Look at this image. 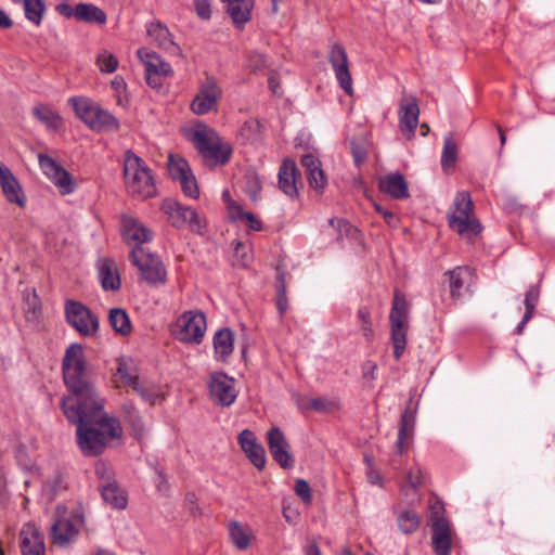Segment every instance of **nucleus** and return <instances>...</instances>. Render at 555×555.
Returning a JSON list of instances; mask_svg holds the SVG:
<instances>
[{"instance_id": "obj_52", "label": "nucleus", "mask_w": 555, "mask_h": 555, "mask_svg": "<svg viewBox=\"0 0 555 555\" xmlns=\"http://www.w3.org/2000/svg\"><path fill=\"white\" fill-rule=\"evenodd\" d=\"M179 182L181 184L182 192L185 196H189L191 198L198 197L199 191L193 172Z\"/></svg>"}, {"instance_id": "obj_49", "label": "nucleus", "mask_w": 555, "mask_h": 555, "mask_svg": "<svg viewBox=\"0 0 555 555\" xmlns=\"http://www.w3.org/2000/svg\"><path fill=\"white\" fill-rule=\"evenodd\" d=\"M96 63L103 73H113L118 66L117 59L109 52L103 51L98 55Z\"/></svg>"}, {"instance_id": "obj_32", "label": "nucleus", "mask_w": 555, "mask_h": 555, "mask_svg": "<svg viewBox=\"0 0 555 555\" xmlns=\"http://www.w3.org/2000/svg\"><path fill=\"white\" fill-rule=\"evenodd\" d=\"M234 334L228 328H221L214 336V349L217 360L225 361L233 351Z\"/></svg>"}, {"instance_id": "obj_37", "label": "nucleus", "mask_w": 555, "mask_h": 555, "mask_svg": "<svg viewBox=\"0 0 555 555\" xmlns=\"http://www.w3.org/2000/svg\"><path fill=\"white\" fill-rule=\"evenodd\" d=\"M121 415L131 426L137 437H141L144 433V424L140 413L132 401L125 400L120 406Z\"/></svg>"}, {"instance_id": "obj_51", "label": "nucleus", "mask_w": 555, "mask_h": 555, "mask_svg": "<svg viewBox=\"0 0 555 555\" xmlns=\"http://www.w3.org/2000/svg\"><path fill=\"white\" fill-rule=\"evenodd\" d=\"M231 208L235 209L237 217L246 220L247 225L250 230H254V231L262 230L261 221L254 214H251L249 211H244L241 206L235 205V204H233V206Z\"/></svg>"}, {"instance_id": "obj_40", "label": "nucleus", "mask_w": 555, "mask_h": 555, "mask_svg": "<svg viewBox=\"0 0 555 555\" xmlns=\"http://www.w3.org/2000/svg\"><path fill=\"white\" fill-rule=\"evenodd\" d=\"M168 171L170 177L178 181L192 173L189 163L184 158L172 154L168 157Z\"/></svg>"}, {"instance_id": "obj_17", "label": "nucleus", "mask_w": 555, "mask_h": 555, "mask_svg": "<svg viewBox=\"0 0 555 555\" xmlns=\"http://www.w3.org/2000/svg\"><path fill=\"white\" fill-rule=\"evenodd\" d=\"M206 331V317L203 312L189 311L183 314L180 339L199 344Z\"/></svg>"}, {"instance_id": "obj_45", "label": "nucleus", "mask_w": 555, "mask_h": 555, "mask_svg": "<svg viewBox=\"0 0 555 555\" xmlns=\"http://www.w3.org/2000/svg\"><path fill=\"white\" fill-rule=\"evenodd\" d=\"M278 285H276V308L280 312V317L286 312L288 308V299L286 296V283H285V273L279 272L278 276Z\"/></svg>"}, {"instance_id": "obj_9", "label": "nucleus", "mask_w": 555, "mask_h": 555, "mask_svg": "<svg viewBox=\"0 0 555 555\" xmlns=\"http://www.w3.org/2000/svg\"><path fill=\"white\" fill-rule=\"evenodd\" d=\"M222 91L218 86L217 79L206 75L191 103L192 112L196 115L207 114L217 106Z\"/></svg>"}, {"instance_id": "obj_12", "label": "nucleus", "mask_w": 555, "mask_h": 555, "mask_svg": "<svg viewBox=\"0 0 555 555\" xmlns=\"http://www.w3.org/2000/svg\"><path fill=\"white\" fill-rule=\"evenodd\" d=\"M327 60L333 67L339 87L348 95H352V78L349 70L348 56L345 48L339 43H334L328 51Z\"/></svg>"}, {"instance_id": "obj_4", "label": "nucleus", "mask_w": 555, "mask_h": 555, "mask_svg": "<svg viewBox=\"0 0 555 555\" xmlns=\"http://www.w3.org/2000/svg\"><path fill=\"white\" fill-rule=\"evenodd\" d=\"M454 210L448 215L449 227L467 238L482 231L481 223L473 216L474 203L466 191L459 192L453 203Z\"/></svg>"}, {"instance_id": "obj_41", "label": "nucleus", "mask_w": 555, "mask_h": 555, "mask_svg": "<svg viewBox=\"0 0 555 555\" xmlns=\"http://www.w3.org/2000/svg\"><path fill=\"white\" fill-rule=\"evenodd\" d=\"M457 160V145L452 135L444 138L443 150L441 155V166L444 171L454 167Z\"/></svg>"}, {"instance_id": "obj_31", "label": "nucleus", "mask_w": 555, "mask_h": 555, "mask_svg": "<svg viewBox=\"0 0 555 555\" xmlns=\"http://www.w3.org/2000/svg\"><path fill=\"white\" fill-rule=\"evenodd\" d=\"M69 103L76 116L90 128L100 105L83 96H73L69 99Z\"/></svg>"}, {"instance_id": "obj_2", "label": "nucleus", "mask_w": 555, "mask_h": 555, "mask_svg": "<svg viewBox=\"0 0 555 555\" xmlns=\"http://www.w3.org/2000/svg\"><path fill=\"white\" fill-rule=\"evenodd\" d=\"M124 177L127 191L132 196L145 199L156 195L150 168L131 150H127L124 155Z\"/></svg>"}, {"instance_id": "obj_33", "label": "nucleus", "mask_w": 555, "mask_h": 555, "mask_svg": "<svg viewBox=\"0 0 555 555\" xmlns=\"http://www.w3.org/2000/svg\"><path fill=\"white\" fill-rule=\"evenodd\" d=\"M101 496L112 507L117 509H125L127 507V498L120 490L117 481H109V483H99Z\"/></svg>"}, {"instance_id": "obj_7", "label": "nucleus", "mask_w": 555, "mask_h": 555, "mask_svg": "<svg viewBox=\"0 0 555 555\" xmlns=\"http://www.w3.org/2000/svg\"><path fill=\"white\" fill-rule=\"evenodd\" d=\"M162 210L168 216L173 228L181 229L189 225L191 231L198 234L204 233L206 223L193 208L183 206L172 198H167L162 204Z\"/></svg>"}, {"instance_id": "obj_38", "label": "nucleus", "mask_w": 555, "mask_h": 555, "mask_svg": "<svg viewBox=\"0 0 555 555\" xmlns=\"http://www.w3.org/2000/svg\"><path fill=\"white\" fill-rule=\"evenodd\" d=\"M33 114L48 129L57 130L62 125V119L59 114L48 105L35 106Z\"/></svg>"}, {"instance_id": "obj_54", "label": "nucleus", "mask_w": 555, "mask_h": 555, "mask_svg": "<svg viewBox=\"0 0 555 555\" xmlns=\"http://www.w3.org/2000/svg\"><path fill=\"white\" fill-rule=\"evenodd\" d=\"M246 193L253 201H257L258 195L261 191V183L256 173L246 176Z\"/></svg>"}, {"instance_id": "obj_13", "label": "nucleus", "mask_w": 555, "mask_h": 555, "mask_svg": "<svg viewBox=\"0 0 555 555\" xmlns=\"http://www.w3.org/2000/svg\"><path fill=\"white\" fill-rule=\"evenodd\" d=\"M267 443L273 460L285 469L294 466V457L291 453V446L283 431L276 427H271L267 433Z\"/></svg>"}, {"instance_id": "obj_50", "label": "nucleus", "mask_w": 555, "mask_h": 555, "mask_svg": "<svg viewBox=\"0 0 555 555\" xmlns=\"http://www.w3.org/2000/svg\"><path fill=\"white\" fill-rule=\"evenodd\" d=\"M66 489V483L61 474H55L50 477L44 483V490L49 492L50 496H55L59 492Z\"/></svg>"}, {"instance_id": "obj_48", "label": "nucleus", "mask_w": 555, "mask_h": 555, "mask_svg": "<svg viewBox=\"0 0 555 555\" xmlns=\"http://www.w3.org/2000/svg\"><path fill=\"white\" fill-rule=\"evenodd\" d=\"M422 482V472L420 468H412L406 475V482L401 486V492L405 495L415 494Z\"/></svg>"}, {"instance_id": "obj_57", "label": "nucleus", "mask_w": 555, "mask_h": 555, "mask_svg": "<svg viewBox=\"0 0 555 555\" xmlns=\"http://www.w3.org/2000/svg\"><path fill=\"white\" fill-rule=\"evenodd\" d=\"M247 65L251 72H258L267 66V56L258 52H253L248 56Z\"/></svg>"}, {"instance_id": "obj_3", "label": "nucleus", "mask_w": 555, "mask_h": 555, "mask_svg": "<svg viewBox=\"0 0 555 555\" xmlns=\"http://www.w3.org/2000/svg\"><path fill=\"white\" fill-rule=\"evenodd\" d=\"M191 141L204 162L210 167L225 165L231 157L230 145L222 144L216 131L207 127L196 129L191 135Z\"/></svg>"}, {"instance_id": "obj_25", "label": "nucleus", "mask_w": 555, "mask_h": 555, "mask_svg": "<svg viewBox=\"0 0 555 555\" xmlns=\"http://www.w3.org/2000/svg\"><path fill=\"white\" fill-rule=\"evenodd\" d=\"M138 55L145 66V72L154 73L163 76H170L173 70L169 63L160 59V56L147 49H139Z\"/></svg>"}, {"instance_id": "obj_14", "label": "nucleus", "mask_w": 555, "mask_h": 555, "mask_svg": "<svg viewBox=\"0 0 555 555\" xmlns=\"http://www.w3.org/2000/svg\"><path fill=\"white\" fill-rule=\"evenodd\" d=\"M38 160L44 175L51 179L57 188H60L62 194H69L74 191L75 184L67 170L57 165L53 158L46 154H39Z\"/></svg>"}, {"instance_id": "obj_58", "label": "nucleus", "mask_w": 555, "mask_h": 555, "mask_svg": "<svg viewBox=\"0 0 555 555\" xmlns=\"http://www.w3.org/2000/svg\"><path fill=\"white\" fill-rule=\"evenodd\" d=\"M350 149L356 165L360 166L363 164L367 156L366 149L356 140L350 141Z\"/></svg>"}, {"instance_id": "obj_10", "label": "nucleus", "mask_w": 555, "mask_h": 555, "mask_svg": "<svg viewBox=\"0 0 555 555\" xmlns=\"http://www.w3.org/2000/svg\"><path fill=\"white\" fill-rule=\"evenodd\" d=\"M210 399L220 406H230L234 403L237 392L235 390V379L229 377L223 372L210 374L208 382Z\"/></svg>"}, {"instance_id": "obj_42", "label": "nucleus", "mask_w": 555, "mask_h": 555, "mask_svg": "<svg viewBox=\"0 0 555 555\" xmlns=\"http://www.w3.org/2000/svg\"><path fill=\"white\" fill-rule=\"evenodd\" d=\"M130 387L143 401L152 405L155 404L160 397L158 389L154 385L141 382L140 378Z\"/></svg>"}, {"instance_id": "obj_53", "label": "nucleus", "mask_w": 555, "mask_h": 555, "mask_svg": "<svg viewBox=\"0 0 555 555\" xmlns=\"http://www.w3.org/2000/svg\"><path fill=\"white\" fill-rule=\"evenodd\" d=\"M95 475L99 478L100 483H109V481H116L114 479L112 467L102 461L95 464Z\"/></svg>"}, {"instance_id": "obj_47", "label": "nucleus", "mask_w": 555, "mask_h": 555, "mask_svg": "<svg viewBox=\"0 0 555 555\" xmlns=\"http://www.w3.org/2000/svg\"><path fill=\"white\" fill-rule=\"evenodd\" d=\"M540 291L538 286H530L525 295V320L530 321L533 317L534 309L539 302Z\"/></svg>"}, {"instance_id": "obj_18", "label": "nucleus", "mask_w": 555, "mask_h": 555, "mask_svg": "<svg viewBox=\"0 0 555 555\" xmlns=\"http://www.w3.org/2000/svg\"><path fill=\"white\" fill-rule=\"evenodd\" d=\"M0 185L3 195L10 203H14L20 207L25 206V195L18 180L12 170L0 162Z\"/></svg>"}, {"instance_id": "obj_28", "label": "nucleus", "mask_w": 555, "mask_h": 555, "mask_svg": "<svg viewBox=\"0 0 555 555\" xmlns=\"http://www.w3.org/2000/svg\"><path fill=\"white\" fill-rule=\"evenodd\" d=\"M223 2L227 3V12L237 27L250 20L254 0H223Z\"/></svg>"}, {"instance_id": "obj_59", "label": "nucleus", "mask_w": 555, "mask_h": 555, "mask_svg": "<svg viewBox=\"0 0 555 555\" xmlns=\"http://www.w3.org/2000/svg\"><path fill=\"white\" fill-rule=\"evenodd\" d=\"M307 178H308V182H309V185L314 189L315 191L318 192H322L326 185V178H325V173L324 171L322 170V176H318L317 172H309L307 173Z\"/></svg>"}, {"instance_id": "obj_61", "label": "nucleus", "mask_w": 555, "mask_h": 555, "mask_svg": "<svg viewBox=\"0 0 555 555\" xmlns=\"http://www.w3.org/2000/svg\"><path fill=\"white\" fill-rule=\"evenodd\" d=\"M374 207H375L376 211L383 216L385 222L388 225L393 227V228H396L398 225L399 219L392 211L385 209L382 205H379L377 203L374 204Z\"/></svg>"}, {"instance_id": "obj_5", "label": "nucleus", "mask_w": 555, "mask_h": 555, "mask_svg": "<svg viewBox=\"0 0 555 555\" xmlns=\"http://www.w3.org/2000/svg\"><path fill=\"white\" fill-rule=\"evenodd\" d=\"M389 321L393 357L399 360L405 350L408 333V302L399 291H396L393 295Z\"/></svg>"}, {"instance_id": "obj_63", "label": "nucleus", "mask_w": 555, "mask_h": 555, "mask_svg": "<svg viewBox=\"0 0 555 555\" xmlns=\"http://www.w3.org/2000/svg\"><path fill=\"white\" fill-rule=\"evenodd\" d=\"M309 408L317 412H325L327 411V402L321 398H312L308 403Z\"/></svg>"}, {"instance_id": "obj_1", "label": "nucleus", "mask_w": 555, "mask_h": 555, "mask_svg": "<svg viewBox=\"0 0 555 555\" xmlns=\"http://www.w3.org/2000/svg\"><path fill=\"white\" fill-rule=\"evenodd\" d=\"M62 369L64 384L69 392L62 399L63 413L77 426V442L82 453L87 456L100 455L109 440L121 436L119 421L105 414V400L91 380L80 344L73 343L67 347Z\"/></svg>"}, {"instance_id": "obj_19", "label": "nucleus", "mask_w": 555, "mask_h": 555, "mask_svg": "<svg viewBox=\"0 0 555 555\" xmlns=\"http://www.w3.org/2000/svg\"><path fill=\"white\" fill-rule=\"evenodd\" d=\"M79 529L72 519L57 517L50 528L51 542L60 547H65L76 540Z\"/></svg>"}, {"instance_id": "obj_24", "label": "nucleus", "mask_w": 555, "mask_h": 555, "mask_svg": "<svg viewBox=\"0 0 555 555\" xmlns=\"http://www.w3.org/2000/svg\"><path fill=\"white\" fill-rule=\"evenodd\" d=\"M147 35L157 42L159 48L171 55H181V48L172 40L170 31L162 23H151L147 27Z\"/></svg>"}, {"instance_id": "obj_20", "label": "nucleus", "mask_w": 555, "mask_h": 555, "mask_svg": "<svg viewBox=\"0 0 555 555\" xmlns=\"http://www.w3.org/2000/svg\"><path fill=\"white\" fill-rule=\"evenodd\" d=\"M238 443L253 465L258 470H262L266 465V452L263 447L256 441L255 434L249 429H244L238 435Z\"/></svg>"}, {"instance_id": "obj_15", "label": "nucleus", "mask_w": 555, "mask_h": 555, "mask_svg": "<svg viewBox=\"0 0 555 555\" xmlns=\"http://www.w3.org/2000/svg\"><path fill=\"white\" fill-rule=\"evenodd\" d=\"M420 108L414 95L403 94L399 107V122L403 135L412 140L418 125Z\"/></svg>"}, {"instance_id": "obj_26", "label": "nucleus", "mask_w": 555, "mask_h": 555, "mask_svg": "<svg viewBox=\"0 0 555 555\" xmlns=\"http://www.w3.org/2000/svg\"><path fill=\"white\" fill-rule=\"evenodd\" d=\"M122 234L127 241L137 242L139 245L152 238L150 229L132 217L122 218Z\"/></svg>"}, {"instance_id": "obj_16", "label": "nucleus", "mask_w": 555, "mask_h": 555, "mask_svg": "<svg viewBox=\"0 0 555 555\" xmlns=\"http://www.w3.org/2000/svg\"><path fill=\"white\" fill-rule=\"evenodd\" d=\"M22 555H46L42 532L33 522L25 524L20 532Z\"/></svg>"}, {"instance_id": "obj_23", "label": "nucleus", "mask_w": 555, "mask_h": 555, "mask_svg": "<svg viewBox=\"0 0 555 555\" xmlns=\"http://www.w3.org/2000/svg\"><path fill=\"white\" fill-rule=\"evenodd\" d=\"M300 172L291 159H285L279 169V188L289 197H295L298 194L297 179Z\"/></svg>"}, {"instance_id": "obj_39", "label": "nucleus", "mask_w": 555, "mask_h": 555, "mask_svg": "<svg viewBox=\"0 0 555 555\" xmlns=\"http://www.w3.org/2000/svg\"><path fill=\"white\" fill-rule=\"evenodd\" d=\"M472 269L469 267H457L447 272L450 280V291L453 298L460 296V291L463 287L466 278L472 275Z\"/></svg>"}, {"instance_id": "obj_21", "label": "nucleus", "mask_w": 555, "mask_h": 555, "mask_svg": "<svg viewBox=\"0 0 555 555\" xmlns=\"http://www.w3.org/2000/svg\"><path fill=\"white\" fill-rule=\"evenodd\" d=\"M416 411L417 406H413L412 398H410L400 417L398 440L396 442L397 451L400 454L408 449V440L415 427Z\"/></svg>"}, {"instance_id": "obj_6", "label": "nucleus", "mask_w": 555, "mask_h": 555, "mask_svg": "<svg viewBox=\"0 0 555 555\" xmlns=\"http://www.w3.org/2000/svg\"><path fill=\"white\" fill-rule=\"evenodd\" d=\"M130 260L149 284L156 285L166 282L167 272L163 261L142 246H135L132 249Z\"/></svg>"}, {"instance_id": "obj_44", "label": "nucleus", "mask_w": 555, "mask_h": 555, "mask_svg": "<svg viewBox=\"0 0 555 555\" xmlns=\"http://www.w3.org/2000/svg\"><path fill=\"white\" fill-rule=\"evenodd\" d=\"M25 16L36 25H39L44 12L43 0H23Z\"/></svg>"}, {"instance_id": "obj_64", "label": "nucleus", "mask_w": 555, "mask_h": 555, "mask_svg": "<svg viewBox=\"0 0 555 555\" xmlns=\"http://www.w3.org/2000/svg\"><path fill=\"white\" fill-rule=\"evenodd\" d=\"M56 11L65 17H75L76 18V7L73 8L67 3H60L56 7Z\"/></svg>"}, {"instance_id": "obj_62", "label": "nucleus", "mask_w": 555, "mask_h": 555, "mask_svg": "<svg viewBox=\"0 0 555 555\" xmlns=\"http://www.w3.org/2000/svg\"><path fill=\"white\" fill-rule=\"evenodd\" d=\"M165 77L166 76L155 74V72H145L146 83L154 89H159L163 86V78Z\"/></svg>"}, {"instance_id": "obj_11", "label": "nucleus", "mask_w": 555, "mask_h": 555, "mask_svg": "<svg viewBox=\"0 0 555 555\" xmlns=\"http://www.w3.org/2000/svg\"><path fill=\"white\" fill-rule=\"evenodd\" d=\"M442 509V506H433L431 544L436 555H450L452 531L448 519L439 516V512Z\"/></svg>"}, {"instance_id": "obj_34", "label": "nucleus", "mask_w": 555, "mask_h": 555, "mask_svg": "<svg viewBox=\"0 0 555 555\" xmlns=\"http://www.w3.org/2000/svg\"><path fill=\"white\" fill-rule=\"evenodd\" d=\"M120 124L118 119L108 111L99 106L90 129L95 132H114L118 131Z\"/></svg>"}, {"instance_id": "obj_27", "label": "nucleus", "mask_w": 555, "mask_h": 555, "mask_svg": "<svg viewBox=\"0 0 555 555\" xmlns=\"http://www.w3.org/2000/svg\"><path fill=\"white\" fill-rule=\"evenodd\" d=\"M401 503L393 505V512L397 515V525L404 534L415 532L421 525V516L411 508H400Z\"/></svg>"}, {"instance_id": "obj_35", "label": "nucleus", "mask_w": 555, "mask_h": 555, "mask_svg": "<svg viewBox=\"0 0 555 555\" xmlns=\"http://www.w3.org/2000/svg\"><path fill=\"white\" fill-rule=\"evenodd\" d=\"M76 20L90 24H105V12L91 3H78L76 5Z\"/></svg>"}, {"instance_id": "obj_36", "label": "nucleus", "mask_w": 555, "mask_h": 555, "mask_svg": "<svg viewBox=\"0 0 555 555\" xmlns=\"http://www.w3.org/2000/svg\"><path fill=\"white\" fill-rule=\"evenodd\" d=\"M108 322L113 330L121 336H128L132 332L130 318L126 310L121 308H113L109 310Z\"/></svg>"}, {"instance_id": "obj_30", "label": "nucleus", "mask_w": 555, "mask_h": 555, "mask_svg": "<svg viewBox=\"0 0 555 555\" xmlns=\"http://www.w3.org/2000/svg\"><path fill=\"white\" fill-rule=\"evenodd\" d=\"M101 285L105 291H118L120 288V278L117 272L116 263L113 259L105 258L100 263Z\"/></svg>"}, {"instance_id": "obj_55", "label": "nucleus", "mask_w": 555, "mask_h": 555, "mask_svg": "<svg viewBox=\"0 0 555 555\" xmlns=\"http://www.w3.org/2000/svg\"><path fill=\"white\" fill-rule=\"evenodd\" d=\"M300 163L306 169V173L317 172L318 176H322L321 162L312 154H306L301 157Z\"/></svg>"}, {"instance_id": "obj_56", "label": "nucleus", "mask_w": 555, "mask_h": 555, "mask_svg": "<svg viewBox=\"0 0 555 555\" xmlns=\"http://www.w3.org/2000/svg\"><path fill=\"white\" fill-rule=\"evenodd\" d=\"M295 493L304 503H310L312 500L310 486L305 479L296 480Z\"/></svg>"}, {"instance_id": "obj_29", "label": "nucleus", "mask_w": 555, "mask_h": 555, "mask_svg": "<svg viewBox=\"0 0 555 555\" xmlns=\"http://www.w3.org/2000/svg\"><path fill=\"white\" fill-rule=\"evenodd\" d=\"M115 382L117 387H130L139 379L138 369L129 358H120L117 361Z\"/></svg>"}, {"instance_id": "obj_60", "label": "nucleus", "mask_w": 555, "mask_h": 555, "mask_svg": "<svg viewBox=\"0 0 555 555\" xmlns=\"http://www.w3.org/2000/svg\"><path fill=\"white\" fill-rule=\"evenodd\" d=\"M194 7L197 15L202 20H209L211 16V7L208 0H194Z\"/></svg>"}, {"instance_id": "obj_43", "label": "nucleus", "mask_w": 555, "mask_h": 555, "mask_svg": "<svg viewBox=\"0 0 555 555\" xmlns=\"http://www.w3.org/2000/svg\"><path fill=\"white\" fill-rule=\"evenodd\" d=\"M229 533L232 542L238 550H245L249 545V534L244 527L237 522L232 521L229 525Z\"/></svg>"}, {"instance_id": "obj_8", "label": "nucleus", "mask_w": 555, "mask_h": 555, "mask_svg": "<svg viewBox=\"0 0 555 555\" xmlns=\"http://www.w3.org/2000/svg\"><path fill=\"white\" fill-rule=\"evenodd\" d=\"M67 322L82 336H93L99 330V318L83 304L67 300L65 304Z\"/></svg>"}, {"instance_id": "obj_46", "label": "nucleus", "mask_w": 555, "mask_h": 555, "mask_svg": "<svg viewBox=\"0 0 555 555\" xmlns=\"http://www.w3.org/2000/svg\"><path fill=\"white\" fill-rule=\"evenodd\" d=\"M24 311L28 321H35L40 315V300L35 292L25 293Z\"/></svg>"}, {"instance_id": "obj_22", "label": "nucleus", "mask_w": 555, "mask_h": 555, "mask_svg": "<svg viewBox=\"0 0 555 555\" xmlns=\"http://www.w3.org/2000/svg\"><path fill=\"white\" fill-rule=\"evenodd\" d=\"M378 188L380 192L395 199H405L410 196L408 182L398 171L382 177L378 180Z\"/></svg>"}]
</instances>
